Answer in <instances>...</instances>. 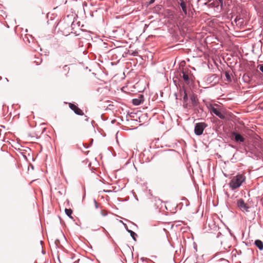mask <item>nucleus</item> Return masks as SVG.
Segmentation results:
<instances>
[{
	"label": "nucleus",
	"mask_w": 263,
	"mask_h": 263,
	"mask_svg": "<svg viewBox=\"0 0 263 263\" xmlns=\"http://www.w3.org/2000/svg\"><path fill=\"white\" fill-rule=\"evenodd\" d=\"M245 177L242 175H237L234 176L231 180L229 185L232 190H234L241 186L245 181Z\"/></svg>",
	"instance_id": "1"
},
{
	"label": "nucleus",
	"mask_w": 263,
	"mask_h": 263,
	"mask_svg": "<svg viewBox=\"0 0 263 263\" xmlns=\"http://www.w3.org/2000/svg\"><path fill=\"white\" fill-rule=\"evenodd\" d=\"M207 127L204 122L196 123L195 125L194 133L197 136H200L203 134V130Z\"/></svg>",
	"instance_id": "2"
},
{
	"label": "nucleus",
	"mask_w": 263,
	"mask_h": 263,
	"mask_svg": "<svg viewBox=\"0 0 263 263\" xmlns=\"http://www.w3.org/2000/svg\"><path fill=\"white\" fill-rule=\"evenodd\" d=\"M215 106H219V105H218L217 104H210L209 107L210 111L215 114V115H216L217 116H218L220 119H225V115L223 113L221 112L218 108L215 107Z\"/></svg>",
	"instance_id": "3"
},
{
	"label": "nucleus",
	"mask_w": 263,
	"mask_h": 263,
	"mask_svg": "<svg viewBox=\"0 0 263 263\" xmlns=\"http://www.w3.org/2000/svg\"><path fill=\"white\" fill-rule=\"evenodd\" d=\"M180 93L183 98V105L184 107L187 108L188 106V97L185 89L184 88L180 89Z\"/></svg>",
	"instance_id": "4"
},
{
	"label": "nucleus",
	"mask_w": 263,
	"mask_h": 263,
	"mask_svg": "<svg viewBox=\"0 0 263 263\" xmlns=\"http://www.w3.org/2000/svg\"><path fill=\"white\" fill-rule=\"evenodd\" d=\"M182 76L181 77L182 78L186 84H189L191 83L192 80L191 78L189 76V72L187 70H183L181 72Z\"/></svg>",
	"instance_id": "5"
},
{
	"label": "nucleus",
	"mask_w": 263,
	"mask_h": 263,
	"mask_svg": "<svg viewBox=\"0 0 263 263\" xmlns=\"http://www.w3.org/2000/svg\"><path fill=\"white\" fill-rule=\"evenodd\" d=\"M69 107L74 111L76 114L78 115H82L83 114V111L74 104L69 103Z\"/></svg>",
	"instance_id": "6"
},
{
	"label": "nucleus",
	"mask_w": 263,
	"mask_h": 263,
	"mask_svg": "<svg viewBox=\"0 0 263 263\" xmlns=\"http://www.w3.org/2000/svg\"><path fill=\"white\" fill-rule=\"evenodd\" d=\"M237 206L242 211H248L249 207L245 203L244 200L240 199L237 201Z\"/></svg>",
	"instance_id": "7"
},
{
	"label": "nucleus",
	"mask_w": 263,
	"mask_h": 263,
	"mask_svg": "<svg viewBox=\"0 0 263 263\" xmlns=\"http://www.w3.org/2000/svg\"><path fill=\"white\" fill-rule=\"evenodd\" d=\"M175 168L174 167L172 166H168L165 169V175L168 177H172L175 174Z\"/></svg>",
	"instance_id": "8"
},
{
	"label": "nucleus",
	"mask_w": 263,
	"mask_h": 263,
	"mask_svg": "<svg viewBox=\"0 0 263 263\" xmlns=\"http://www.w3.org/2000/svg\"><path fill=\"white\" fill-rule=\"evenodd\" d=\"M144 102V97L142 95H140L138 98L133 99L132 103L134 105H139Z\"/></svg>",
	"instance_id": "9"
},
{
	"label": "nucleus",
	"mask_w": 263,
	"mask_h": 263,
	"mask_svg": "<svg viewBox=\"0 0 263 263\" xmlns=\"http://www.w3.org/2000/svg\"><path fill=\"white\" fill-rule=\"evenodd\" d=\"M232 134L234 136L235 140L236 142L240 141L241 142H243L245 141V138L236 132H233Z\"/></svg>",
	"instance_id": "10"
},
{
	"label": "nucleus",
	"mask_w": 263,
	"mask_h": 263,
	"mask_svg": "<svg viewBox=\"0 0 263 263\" xmlns=\"http://www.w3.org/2000/svg\"><path fill=\"white\" fill-rule=\"evenodd\" d=\"M190 101L191 102L192 106H195L197 105L198 102L196 97L195 95H192L190 97Z\"/></svg>",
	"instance_id": "11"
},
{
	"label": "nucleus",
	"mask_w": 263,
	"mask_h": 263,
	"mask_svg": "<svg viewBox=\"0 0 263 263\" xmlns=\"http://www.w3.org/2000/svg\"><path fill=\"white\" fill-rule=\"evenodd\" d=\"M180 5L181 7V9H182L183 12L184 13V14H187V9H186V4L183 0H180Z\"/></svg>",
	"instance_id": "12"
},
{
	"label": "nucleus",
	"mask_w": 263,
	"mask_h": 263,
	"mask_svg": "<svg viewBox=\"0 0 263 263\" xmlns=\"http://www.w3.org/2000/svg\"><path fill=\"white\" fill-rule=\"evenodd\" d=\"M254 243L260 250H263V242L261 240H256Z\"/></svg>",
	"instance_id": "13"
},
{
	"label": "nucleus",
	"mask_w": 263,
	"mask_h": 263,
	"mask_svg": "<svg viewBox=\"0 0 263 263\" xmlns=\"http://www.w3.org/2000/svg\"><path fill=\"white\" fill-rule=\"evenodd\" d=\"M65 214L70 218H72L71 216V214L72 213V211L70 209H65Z\"/></svg>",
	"instance_id": "14"
},
{
	"label": "nucleus",
	"mask_w": 263,
	"mask_h": 263,
	"mask_svg": "<svg viewBox=\"0 0 263 263\" xmlns=\"http://www.w3.org/2000/svg\"><path fill=\"white\" fill-rule=\"evenodd\" d=\"M127 231L130 233V235L132 238L136 241V237L137 236V234L130 230H128Z\"/></svg>",
	"instance_id": "15"
},
{
	"label": "nucleus",
	"mask_w": 263,
	"mask_h": 263,
	"mask_svg": "<svg viewBox=\"0 0 263 263\" xmlns=\"http://www.w3.org/2000/svg\"><path fill=\"white\" fill-rule=\"evenodd\" d=\"M224 74H225V76L226 77V79H227V80L229 82H230L232 81V79H231V76L229 73V72L228 71H225L224 72Z\"/></svg>",
	"instance_id": "16"
},
{
	"label": "nucleus",
	"mask_w": 263,
	"mask_h": 263,
	"mask_svg": "<svg viewBox=\"0 0 263 263\" xmlns=\"http://www.w3.org/2000/svg\"><path fill=\"white\" fill-rule=\"evenodd\" d=\"M240 20H241V18H240V16H236V17L235 18V22H236V23H237V22H239V21H240Z\"/></svg>",
	"instance_id": "17"
},
{
	"label": "nucleus",
	"mask_w": 263,
	"mask_h": 263,
	"mask_svg": "<svg viewBox=\"0 0 263 263\" xmlns=\"http://www.w3.org/2000/svg\"><path fill=\"white\" fill-rule=\"evenodd\" d=\"M258 67L259 70L263 73V64L259 65Z\"/></svg>",
	"instance_id": "18"
},
{
	"label": "nucleus",
	"mask_w": 263,
	"mask_h": 263,
	"mask_svg": "<svg viewBox=\"0 0 263 263\" xmlns=\"http://www.w3.org/2000/svg\"><path fill=\"white\" fill-rule=\"evenodd\" d=\"M94 202H95L96 208L98 209L99 208V206H98V205L97 204V201H96V199H94Z\"/></svg>",
	"instance_id": "19"
},
{
	"label": "nucleus",
	"mask_w": 263,
	"mask_h": 263,
	"mask_svg": "<svg viewBox=\"0 0 263 263\" xmlns=\"http://www.w3.org/2000/svg\"><path fill=\"white\" fill-rule=\"evenodd\" d=\"M155 0H150L148 2V5H151L155 2Z\"/></svg>",
	"instance_id": "20"
},
{
	"label": "nucleus",
	"mask_w": 263,
	"mask_h": 263,
	"mask_svg": "<svg viewBox=\"0 0 263 263\" xmlns=\"http://www.w3.org/2000/svg\"><path fill=\"white\" fill-rule=\"evenodd\" d=\"M217 1L219 2L221 6L222 7L223 5V0H217Z\"/></svg>",
	"instance_id": "21"
},
{
	"label": "nucleus",
	"mask_w": 263,
	"mask_h": 263,
	"mask_svg": "<svg viewBox=\"0 0 263 263\" xmlns=\"http://www.w3.org/2000/svg\"><path fill=\"white\" fill-rule=\"evenodd\" d=\"M101 214L103 216H105L107 215V213H104L102 211H101Z\"/></svg>",
	"instance_id": "22"
},
{
	"label": "nucleus",
	"mask_w": 263,
	"mask_h": 263,
	"mask_svg": "<svg viewBox=\"0 0 263 263\" xmlns=\"http://www.w3.org/2000/svg\"><path fill=\"white\" fill-rule=\"evenodd\" d=\"M103 191L104 192H106V193H109V192H111V191H110V190H104Z\"/></svg>",
	"instance_id": "23"
},
{
	"label": "nucleus",
	"mask_w": 263,
	"mask_h": 263,
	"mask_svg": "<svg viewBox=\"0 0 263 263\" xmlns=\"http://www.w3.org/2000/svg\"><path fill=\"white\" fill-rule=\"evenodd\" d=\"M35 62L37 63V65L39 64V63L41 62V61H39V60H37V61Z\"/></svg>",
	"instance_id": "24"
},
{
	"label": "nucleus",
	"mask_w": 263,
	"mask_h": 263,
	"mask_svg": "<svg viewBox=\"0 0 263 263\" xmlns=\"http://www.w3.org/2000/svg\"><path fill=\"white\" fill-rule=\"evenodd\" d=\"M35 62L37 63V65L39 64V63L41 62V61H39V60H37V61Z\"/></svg>",
	"instance_id": "25"
},
{
	"label": "nucleus",
	"mask_w": 263,
	"mask_h": 263,
	"mask_svg": "<svg viewBox=\"0 0 263 263\" xmlns=\"http://www.w3.org/2000/svg\"><path fill=\"white\" fill-rule=\"evenodd\" d=\"M121 222H122V223L123 224V225H125V223H124V222H122V221H121Z\"/></svg>",
	"instance_id": "26"
},
{
	"label": "nucleus",
	"mask_w": 263,
	"mask_h": 263,
	"mask_svg": "<svg viewBox=\"0 0 263 263\" xmlns=\"http://www.w3.org/2000/svg\"><path fill=\"white\" fill-rule=\"evenodd\" d=\"M121 222H122V223L123 224V225H125V223H124V222H122V221H121Z\"/></svg>",
	"instance_id": "27"
},
{
	"label": "nucleus",
	"mask_w": 263,
	"mask_h": 263,
	"mask_svg": "<svg viewBox=\"0 0 263 263\" xmlns=\"http://www.w3.org/2000/svg\"><path fill=\"white\" fill-rule=\"evenodd\" d=\"M121 222H122V223L123 224V225H125V223H124V222H122V221H121Z\"/></svg>",
	"instance_id": "28"
},
{
	"label": "nucleus",
	"mask_w": 263,
	"mask_h": 263,
	"mask_svg": "<svg viewBox=\"0 0 263 263\" xmlns=\"http://www.w3.org/2000/svg\"><path fill=\"white\" fill-rule=\"evenodd\" d=\"M121 222H122V223L123 224V225H125V223H124V222H122V221H121Z\"/></svg>",
	"instance_id": "29"
}]
</instances>
